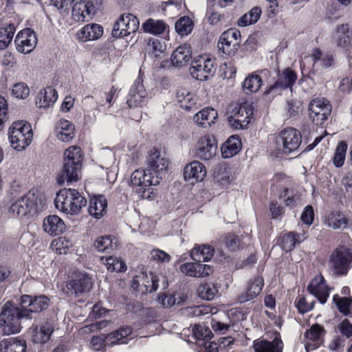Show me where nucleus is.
I'll return each instance as SVG.
<instances>
[{"instance_id":"obj_11","label":"nucleus","mask_w":352,"mask_h":352,"mask_svg":"<svg viewBox=\"0 0 352 352\" xmlns=\"http://www.w3.org/2000/svg\"><path fill=\"white\" fill-rule=\"evenodd\" d=\"M217 141L213 135L206 134L196 143L194 156L204 161L212 160L217 154Z\"/></svg>"},{"instance_id":"obj_16","label":"nucleus","mask_w":352,"mask_h":352,"mask_svg":"<svg viewBox=\"0 0 352 352\" xmlns=\"http://www.w3.org/2000/svg\"><path fill=\"white\" fill-rule=\"evenodd\" d=\"M144 78V74L140 69L127 96L126 104L129 108L142 107L144 103L147 94L143 85Z\"/></svg>"},{"instance_id":"obj_51","label":"nucleus","mask_w":352,"mask_h":352,"mask_svg":"<svg viewBox=\"0 0 352 352\" xmlns=\"http://www.w3.org/2000/svg\"><path fill=\"white\" fill-rule=\"evenodd\" d=\"M307 291L314 295L321 304H324L329 296L328 289L321 287L319 285L313 283L308 285Z\"/></svg>"},{"instance_id":"obj_55","label":"nucleus","mask_w":352,"mask_h":352,"mask_svg":"<svg viewBox=\"0 0 352 352\" xmlns=\"http://www.w3.org/2000/svg\"><path fill=\"white\" fill-rule=\"evenodd\" d=\"M193 22L189 16H182L175 23V30L180 35H187L192 30Z\"/></svg>"},{"instance_id":"obj_5","label":"nucleus","mask_w":352,"mask_h":352,"mask_svg":"<svg viewBox=\"0 0 352 352\" xmlns=\"http://www.w3.org/2000/svg\"><path fill=\"white\" fill-rule=\"evenodd\" d=\"M8 135L11 146L19 151L30 144L33 136L31 125L23 120L13 122Z\"/></svg>"},{"instance_id":"obj_17","label":"nucleus","mask_w":352,"mask_h":352,"mask_svg":"<svg viewBox=\"0 0 352 352\" xmlns=\"http://www.w3.org/2000/svg\"><path fill=\"white\" fill-rule=\"evenodd\" d=\"M18 52L23 54L30 53L36 47L37 38L35 32L26 28L20 31L14 40Z\"/></svg>"},{"instance_id":"obj_33","label":"nucleus","mask_w":352,"mask_h":352,"mask_svg":"<svg viewBox=\"0 0 352 352\" xmlns=\"http://www.w3.org/2000/svg\"><path fill=\"white\" fill-rule=\"evenodd\" d=\"M192 334L197 342H202L199 344L204 345L208 351L212 348V342L210 340L212 338L213 334L209 327L196 324L192 327Z\"/></svg>"},{"instance_id":"obj_32","label":"nucleus","mask_w":352,"mask_h":352,"mask_svg":"<svg viewBox=\"0 0 352 352\" xmlns=\"http://www.w3.org/2000/svg\"><path fill=\"white\" fill-rule=\"evenodd\" d=\"M54 331V327L50 322L36 326L32 331V339L35 343H46Z\"/></svg>"},{"instance_id":"obj_38","label":"nucleus","mask_w":352,"mask_h":352,"mask_svg":"<svg viewBox=\"0 0 352 352\" xmlns=\"http://www.w3.org/2000/svg\"><path fill=\"white\" fill-rule=\"evenodd\" d=\"M26 347L25 341L17 338L3 339L0 342V352H25Z\"/></svg>"},{"instance_id":"obj_49","label":"nucleus","mask_w":352,"mask_h":352,"mask_svg":"<svg viewBox=\"0 0 352 352\" xmlns=\"http://www.w3.org/2000/svg\"><path fill=\"white\" fill-rule=\"evenodd\" d=\"M94 246L99 252L110 253L116 248L117 245L113 241L111 236H104L96 240Z\"/></svg>"},{"instance_id":"obj_15","label":"nucleus","mask_w":352,"mask_h":352,"mask_svg":"<svg viewBox=\"0 0 352 352\" xmlns=\"http://www.w3.org/2000/svg\"><path fill=\"white\" fill-rule=\"evenodd\" d=\"M50 299L44 296L32 297L23 295L21 297L20 305L23 309V316L27 319L32 318V314L46 309L49 307Z\"/></svg>"},{"instance_id":"obj_60","label":"nucleus","mask_w":352,"mask_h":352,"mask_svg":"<svg viewBox=\"0 0 352 352\" xmlns=\"http://www.w3.org/2000/svg\"><path fill=\"white\" fill-rule=\"evenodd\" d=\"M223 242L229 251L234 252L239 249L240 240L236 234L228 233L224 237Z\"/></svg>"},{"instance_id":"obj_22","label":"nucleus","mask_w":352,"mask_h":352,"mask_svg":"<svg viewBox=\"0 0 352 352\" xmlns=\"http://www.w3.org/2000/svg\"><path fill=\"white\" fill-rule=\"evenodd\" d=\"M147 161L148 169L155 171L156 175L166 170L169 165L168 160L162 157L161 151L155 147L150 151Z\"/></svg>"},{"instance_id":"obj_36","label":"nucleus","mask_w":352,"mask_h":352,"mask_svg":"<svg viewBox=\"0 0 352 352\" xmlns=\"http://www.w3.org/2000/svg\"><path fill=\"white\" fill-rule=\"evenodd\" d=\"M177 99L182 109L190 111L196 107V96L187 89H179L177 91Z\"/></svg>"},{"instance_id":"obj_1","label":"nucleus","mask_w":352,"mask_h":352,"mask_svg":"<svg viewBox=\"0 0 352 352\" xmlns=\"http://www.w3.org/2000/svg\"><path fill=\"white\" fill-rule=\"evenodd\" d=\"M82 156L81 149L78 146L68 148L64 153L63 166L56 177L57 183L63 186L68 185L78 180L82 168Z\"/></svg>"},{"instance_id":"obj_2","label":"nucleus","mask_w":352,"mask_h":352,"mask_svg":"<svg viewBox=\"0 0 352 352\" xmlns=\"http://www.w3.org/2000/svg\"><path fill=\"white\" fill-rule=\"evenodd\" d=\"M160 179L155 171L148 168L137 169L131 175V183L140 199H151L155 197L151 186L158 184Z\"/></svg>"},{"instance_id":"obj_10","label":"nucleus","mask_w":352,"mask_h":352,"mask_svg":"<svg viewBox=\"0 0 352 352\" xmlns=\"http://www.w3.org/2000/svg\"><path fill=\"white\" fill-rule=\"evenodd\" d=\"M240 42V31L236 28H230L221 34L217 47L225 56H233L238 51Z\"/></svg>"},{"instance_id":"obj_47","label":"nucleus","mask_w":352,"mask_h":352,"mask_svg":"<svg viewBox=\"0 0 352 352\" xmlns=\"http://www.w3.org/2000/svg\"><path fill=\"white\" fill-rule=\"evenodd\" d=\"M326 330L324 327L318 323H316L310 327L305 333V337L318 343H322V337L326 334Z\"/></svg>"},{"instance_id":"obj_39","label":"nucleus","mask_w":352,"mask_h":352,"mask_svg":"<svg viewBox=\"0 0 352 352\" xmlns=\"http://www.w3.org/2000/svg\"><path fill=\"white\" fill-rule=\"evenodd\" d=\"M133 332V329L129 326L121 327L116 331L107 334V340H109V344H125L127 342L128 336Z\"/></svg>"},{"instance_id":"obj_20","label":"nucleus","mask_w":352,"mask_h":352,"mask_svg":"<svg viewBox=\"0 0 352 352\" xmlns=\"http://www.w3.org/2000/svg\"><path fill=\"white\" fill-rule=\"evenodd\" d=\"M89 197V215L100 219L107 213V199L100 194Z\"/></svg>"},{"instance_id":"obj_31","label":"nucleus","mask_w":352,"mask_h":352,"mask_svg":"<svg viewBox=\"0 0 352 352\" xmlns=\"http://www.w3.org/2000/svg\"><path fill=\"white\" fill-rule=\"evenodd\" d=\"M242 143L237 135H231L221 146V154L223 158H230L236 155L241 149Z\"/></svg>"},{"instance_id":"obj_25","label":"nucleus","mask_w":352,"mask_h":352,"mask_svg":"<svg viewBox=\"0 0 352 352\" xmlns=\"http://www.w3.org/2000/svg\"><path fill=\"white\" fill-rule=\"evenodd\" d=\"M54 132L59 140L68 142L74 137L75 127L70 121L61 119L56 122Z\"/></svg>"},{"instance_id":"obj_58","label":"nucleus","mask_w":352,"mask_h":352,"mask_svg":"<svg viewBox=\"0 0 352 352\" xmlns=\"http://www.w3.org/2000/svg\"><path fill=\"white\" fill-rule=\"evenodd\" d=\"M206 15L208 23L211 25H221L222 21L225 19L224 14L219 13L212 8L207 9Z\"/></svg>"},{"instance_id":"obj_28","label":"nucleus","mask_w":352,"mask_h":352,"mask_svg":"<svg viewBox=\"0 0 352 352\" xmlns=\"http://www.w3.org/2000/svg\"><path fill=\"white\" fill-rule=\"evenodd\" d=\"M192 57V51L190 45H182L177 47L173 52L170 60L173 65L182 67L186 65Z\"/></svg>"},{"instance_id":"obj_19","label":"nucleus","mask_w":352,"mask_h":352,"mask_svg":"<svg viewBox=\"0 0 352 352\" xmlns=\"http://www.w3.org/2000/svg\"><path fill=\"white\" fill-rule=\"evenodd\" d=\"M87 285V276L86 274L81 272H75L72 276L71 279L66 284L67 294H74L78 296L83 293Z\"/></svg>"},{"instance_id":"obj_64","label":"nucleus","mask_w":352,"mask_h":352,"mask_svg":"<svg viewBox=\"0 0 352 352\" xmlns=\"http://www.w3.org/2000/svg\"><path fill=\"white\" fill-rule=\"evenodd\" d=\"M89 41L99 39L104 32L103 27L98 23L89 24Z\"/></svg>"},{"instance_id":"obj_27","label":"nucleus","mask_w":352,"mask_h":352,"mask_svg":"<svg viewBox=\"0 0 352 352\" xmlns=\"http://www.w3.org/2000/svg\"><path fill=\"white\" fill-rule=\"evenodd\" d=\"M313 67L318 65L322 69H327L334 65V58L331 52H323L320 48H314L311 54Z\"/></svg>"},{"instance_id":"obj_59","label":"nucleus","mask_w":352,"mask_h":352,"mask_svg":"<svg viewBox=\"0 0 352 352\" xmlns=\"http://www.w3.org/2000/svg\"><path fill=\"white\" fill-rule=\"evenodd\" d=\"M315 300L309 303L305 296H298L295 300L296 307L300 314H306L314 308Z\"/></svg>"},{"instance_id":"obj_6","label":"nucleus","mask_w":352,"mask_h":352,"mask_svg":"<svg viewBox=\"0 0 352 352\" xmlns=\"http://www.w3.org/2000/svg\"><path fill=\"white\" fill-rule=\"evenodd\" d=\"M217 59L210 55H199L192 60L190 73L197 80L206 81L212 77L217 71Z\"/></svg>"},{"instance_id":"obj_50","label":"nucleus","mask_w":352,"mask_h":352,"mask_svg":"<svg viewBox=\"0 0 352 352\" xmlns=\"http://www.w3.org/2000/svg\"><path fill=\"white\" fill-rule=\"evenodd\" d=\"M347 148V144L344 141H340L338 142L332 158L333 164L336 167L340 168L343 166L345 161Z\"/></svg>"},{"instance_id":"obj_9","label":"nucleus","mask_w":352,"mask_h":352,"mask_svg":"<svg viewBox=\"0 0 352 352\" xmlns=\"http://www.w3.org/2000/svg\"><path fill=\"white\" fill-rule=\"evenodd\" d=\"M138 17L131 13H124L113 24L111 35L113 38H124L135 32L139 28Z\"/></svg>"},{"instance_id":"obj_61","label":"nucleus","mask_w":352,"mask_h":352,"mask_svg":"<svg viewBox=\"0 0 352 352\" xmlns=\"http://www.w3.org/2000/svg\"><path fill=\"white\" fill-rule=\"evenodd\" d=\"M107 342H109V340H107V335L100 334L93 336L89 344L94 351H100L104 349Z\"/></svg>"},{"instance_id":"obj_18","label":"nucleus","mask_w":352,"mask_h":352,"mask_svg":"<svg viewBox=\"0 0 352 352\" xmlns=\"http://www.w3.org/2000/svg\"><path fill=\"white\" fill-rule=\"evenodd\" d=\"M264 286V278L261 275H256L250 279L246 290L237 296L240 303L246 302L256 298L261 292Z\"/></svg>"},{"instance_id":"obj_56","label":"nucleus","mask_w":352,"mask_h":352,"mask_svg":"<svg viewBox=\"0 0 352 352\" xmlns=\"http://www.w3.org/2000/svg\"><path fill=\"white\" fill-rule=\"evenodd\" d=\"M333 302L336 304L338 311L348 316L350 314V307L351 300L347 297H340L338 294H335L333 296Z\"/></svg>"},{"instance_id":"obj_45","label":"nucleus","mask_w":352,"mask_h":352,"mask_svg":"<svg viewBox=\"0 0 352 352\" xmlns=\"http://www.w3.org/2000/svg\"><path fill=\"white\" fill-rule=\"evenodd\" d=\"M297 79V75L294 71L289 67L286 68L283 72L278 74L276 82L283 88L287 89L291 88Z\"/></svg>"},{"instance_id":"obj_12","label":"nucleus","mask_w":352,"mask_h":352,"mask_svg":"<svg viewBox=\"0 0 352 352\" xmlns=\"http://www.w3.org/2000/svg\"><path fill=\"white\" fill-rule=\"evenodd\" d=\"M253 110L252 106L247 103L235 107L228 118L229 124L234 129L247 128L252 118Z\"/></svg>"},{"instance_id":"obj_29","label":"nucleus","mask_w":352,"mask_h":352,"mask_svg":"<svg viewBox=\"0 0 352 352\" xmlns=\"http://www.w3.org/2000/svg\"><path fill=\"white\" fill-rule=\"evenodd\" d=\"M57 98V91L52 87H47L38 92L36 104L38 108H47L53 105Z\"/></svg>"},{"instance_id":"obj_52","label":"nucleus","mask_w":352,"mask_h":352,"mask_svg":"<svg viewBox=\"0 0 352 352\" xmlns=\"http://www.w3.org/2000/svg\"><path fill=\"white\" fill-rule=\"evenodd\" d=\"M234 343V338L230 336L221 337L218 340V344L212 343L209 352H229Z\"/></svg>"},{"instance_id":"obj_26","label":"nucleus","mask_w":352,"mask_h":352,"mask_svg":"<svg viewBox=\"0 0 352 352\" xmlns=\"http://www.w3.org/2000/svg\"><path fill=\"white\" fill-rule=\"evenodd\" d=\"M254 352H283V342L280 338L276 337L272 341L256 340L253 342Z\"/></svg>"},{"instance_id":"obj_42","label":"nucleus","mask_w":352,"mask_h":352,"mask_svg":"<svg viewBox=\"0 0 352 352\" xmlns=\"http://www.w3.org/2000/svg\"><path fill=\"white\" fill-rule=\"evenodd\" d=\"M263 85L261 77L255 73L248 75L243 82V90L245 93H255L258 91Z\"/></svg>"},{"instance_id":"obj_53","label":"nucleus","mask_w":352,"mask_h":352,"mask_svg":"<svg viewBox=\"0 0 352 352\" xmlns=\"http://www.w3.org/2000/svg\"><path fill=\"white\" fill-rule=\"evenodd\" d=\"M72 245L69 240L65 237H59L52 241L50 245L52 250L58 254H65Z\"/></svg>"},{"instance_id":"obj_35","label":"nucleus","mask_w":352,"mask_h":352,"mask_svg":"<svg viewBox=\"0 0 352 352\" xmlns=\"http://www.w3.org/2000/svg\"><path fill=\"white\" fill-rule=\"evenodd\" d=\"M300 235L294 232H288L280 235L277 238L276 244L286 252H289L295 248L297 243H300Z\"/></svg>"},{"instance_id":"obj_7","label":"nucleus","mask_w":352,"mask_h":352,"mask_svg":"<svg viewBox=\"0 0 352 352\" xmlns=\"http://www.w3.org/2000/svg\"><path fill=\"white\" fill-rule=\"evenodd\" d=\"M42 199L34 190H30L10 207L9 212L14 215L23 217L34 214L41 210Z\"/></svg>"},{"instance_id":"obj_8","label":"nucleus","mask_w":352,"mask_h":352,"mask_svg":"<svg viewBox=\"0 0 352 352\" xmlns=\"http://www.w3.org/2000/svg\"><path fill=\"white\" fill-rule=\"evenodd\" d=\"M332 110V105L325 98L311 100L308 106L309 116L313 124L322 126L327 120Z\"/></svg>"},{"instance_id":"obj_63","label":"nucleus","mask_w":352,"mask_h":352,"mask_svg":"<svg viewBox=\"0 0 352 352\" xmlns=\"http://www.w3.org/2000/svg\"><path fill=\"white\" fill-rule=\"evenodd\" d=\"M338 329L342 337L346 338H351L352 337V324L347 319H344L338 325Z\"/></svg>"},{"instance_id":"obj_40","label":"nucleus","mask_w":352,"mask_h":352,"mask_svg":"<svg viewBox=\"0 0 352 352\" xmlns=\"http://www.w3.org/2000/svg\"><path fill=\"white\" fill-rule=\"evenodd\" d=\"M326 223L334 230L346 228L349 224V219L340 211L330 212L326 217Z\"/></svg>"},{"instance_id":"obj_13","label":"nucleus","mask_w":352,"mask_h":352,"mask_svg":"<svg viewBox=\"0 0 352 352\" xmlns=\"http://www.w3.org/2000/svg\"><path fill=\"white\" fill-rule=\"evenodd\" d=\"M301 142L300 132L293 127L282 130L276 137V144L282 145L285 153H290L296 151L299 148Z\"/></svg>"},{"instance_id":"obj_43","label":"nucleus","mask_w":352,"mask_h":352,"mask_svg":"<svg viewBox=\"0 0 352 352\" xmlns=\"http://www.w3.org/2000/svg\"><path fill=\"white\" fill-rule=\"evenodd\" d=\"M14 24L6 23L0 28V50L5 49L11 43L15 32Z\"/></svg>"},{"instance_id":"obj_24","label":"nucleus","mask_w":352,"mask_h":352,"mask_svg":"<svg viewBox=\"0 0 352 352\" xmlns=\"http://www.w3.org/2000/svg\"><path fill=\"white\" fill-rule=\"evenodd\" d=\"M206 175L205 166L198 161L187 164L184 170V177L187 181L194 179L195 182L202 181Z\"/></svg>"},{"instance_id":"obj_3","label":"nucleus","mask_w":352,"mask_h":352,"mask_svg":"<svg viewBox=\"0 0 352 352\" xmlns=\"http://www.w3.org/2000/svg\"><path fill=\"white\" fill-rule=\"evenodd\" d=\"M23 309L17 307L12 301L6 302L0 311V331L3 335L18 333L21 330L20 320L27 318L23 316Z\"/></svg>"},{"instance_id":"obj_30","label":"nucleus","mask_w":352,"mask_h":352,"mask_svg":"<svg viewBox=\"0 0 352 352\" xmlns=\"http://www.w3.org/2000/svg\"><path fill=\"white\" fill-rule=\"evenodd\" d=\"M218 117L217 111L212 107H206L194 116V120L197 125L207 128L214 123Z\"/></svg>"},{"instance_id":"obj_48","label":"nucleus","mask_w":352,"mask_h":352,"mask_svg":"<svg viewBox=\"0 0 352 352\" xmlns=\"http://www.w3.org/2000/svg\"><path fill=\"white\" fill-rule=\"evenodd\" d=\"M102 260L105 259L104 264L107 266L108 271L111 272H124L126 270V265L123 260L120 258L109 256H102Z\"/></svg>"},{"instance_id":"obj_4","label":"nucleus","mask_w":352,"mask_h":352,"mask_svg":"<svg viewBox=\"0 0 352 352\" xmlns=\"http://www.w3.org/2000/svg\"><path fill=\"white\" fill-rule=\"evenodd\" d=\"M87 200L75 189L63 188L57 192L54 205L57 210L66 214H75L86 205Z\"/></svg>"},{"instance_id":"obj_57","label":"nucleus","mask_w":352,"mask_h":352,"mask_svg":"<svg viewBox=\"0 0 352 352\" xmlns=\"http://www.w3.org/2000/svg\"><path fill=\"white\" fill-rule=\"evenodd\" d=\"M12 94L18 99H25L30 94V88L25 82H17L12 89Z\"/></svg>"},{"instance_id":"obj_14","label":"nucleus","mask_w":352,"mask_h":352,"mask_svg":"<svg viewBox=\"0 0 352 352\" xmlns=\"http://www.w3.org/2000/svg\"><path fill=\"white\" fill-rule=\"evenodd\" d=\"M351 261L352 252L343 247L334 250L330 258L333 272L337 276L346 275L349 271V264Z\"/></svg>"},{"instance_id":"obj_41","label":"nucleus","mask_w":352,"mask_h":352,"mask_svg":"<svg viewBox=\"0 0 352 352\" xmlns=\"http://www.w3.org/2000/svg\"><path fill=\"white\" fill-rule=\"evenodd\" d=\"M168 28V25L162 20L147 19L142 25V29L145 32L153 35L163 34Z\"/></svg>"},{"instance_id":"obj_21","label":"nucleus","mask_w":352,"mask_h":352,"mask_svg":"<svg viewBox=\"0 0 352 352\" xmlns=\"http://www.w3.org/2000/svg\"><path fill=\"white\" fill-rule=\"evenodd\" d=\"M120 91L115 85H112L108 91H93L94 95H89V98L95 99L96 103L100 107L107 104L109 107H111L116 102Z\"/></svg>"},{"instance_id":"obj_44","label":"nucleus","mask_w":352,"mask_h":352,"mask_svg":"<svg viewBox=\"0 0 352 352\" xmlns=\"http://www.w3.org/2000/svg\"><path fill=\"white\" fill-rule=\"evenodd\" d=\"M261 13V8L258 6H254L249 12L239 18L238 25L241 27H245L249 25L254 24L260 19Z\"/></svg>"},{"instance_id":"obj_62","label":"nucleus","mask_w":352,"mask_h":352,"mask_svg":"<svg viewBox=\"0 0 352 352\" xmlns=\"http://www.w3.org/2000/svg\"><path fill=\"white\" fill-rule=\"evenodd\" d=\"M315 213L314 210V208L311 205L307 206L300 217V219L302 222L307 226H311L314 220Z\"/></svg>"},{"instance_id":"obj_34","label":"nucleus","mask_w":352,"mask_h":352,"mask_svg":"<svg viewBox=\"0 0 352 352\" xmlns=\"http://www.w3.org/2000/svg\"><path fill=\"white\" fill-rule=\"evenodd\" d=\"M335 33V42L338 47H346L351 45L352 32L350 30L349 23H342L338 25Z\"/></svg>"},{"instance_id":"obj_23","label":"nucleus","mask_w":352,"mask_h":352,"mask_svg":"<svg viewBox=\"0 0 352 352\" xmlns=\"http://www.w3.org/2000/svg\"><path fill=\"white\" fill-rule=\"evenodd\" d=\"M44 231L51 236L61 234L65 230L64 221L57 215H49L43 221Z\"/></svg>"},{"instance_id":"obj_37","label":"nucleus","mask_w":352,"mask_h":352,"mask_svg":"<svg viewBox=\"0 0 352 352\" xmlns=\"http://www.w3.org/2000/svg\"><path fill=\"white\" fill-rule=\"evenodd\" d=\"M214 254V248L209 245H196L190 252V257L196 262H206Z\"/></svg>"},{"instance_id":"obj_54","label":"nucleus","mask_w":352,"mask_h":352,"mask_svg":"<svg viewBox=\"0 0 352 352\" xmlns=\"http://www.w3.org/2000/svg\"><path fill=\"white\" fill-rule=\"evenodd\" d=\"M87 14H88V1H80L74 6L72 16L75 21H84Z\"/></svg>"},{"instance_id":"obj_46","label":"nucleus","mask_w":352,"mask_h":352,"mask_svg":"<svg viewBox=\"0 0 352 352\" xmlns=\"http://www.w3.org/2000/svg\"><path fill=\"white\" fill-rule=\"evenodd\" d=\"M197 292L201 299L212 300L214 298L218 289L216 285L212 283H204L198 286Z\"/></svg>"}]
</instances>
